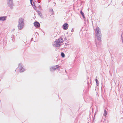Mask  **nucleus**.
<instances>
[{"mask_svg": "<svg viewBox=\"0 0 123 123\" xmlns=\"http://www.w3.org/2000/svg\"><path fill=\"white\" fill-rule=\"evenodd\" d=\"M33 24L34 26L36 28H38L40 26V25L39 23L37 21H35L34 22Z\"/></svg>", "mask_w": 123, "mask_h": 123, "instance_id": "6", "label": "nucleus"}, {"mask_svg": "<svg viewBox=\"0 0 123 123\" xmlns=\"http://www.w3.org/2000/svg\"><path fill=\"white\" fill-rule=\"evenodd\" d=\"M55 66V68L56 67V68H58L59 67H60V66H59L58 65H57Z\"/></svg>", "mask_w": 123, "mask_h": 123, "instance_id": "20", "label": "nucleus"}, {"mask_svg": "<svg viewBox=\"0 0 123 123\" xmlns=\"http://www.w3.org/2000/svg\"><path fill=\"white\" fill-rule=\"evenodd\" d=\"M30 0V3H31V5L32 6H33V4L32 3V1H33V0Z\"/></svg>", "mask_w": 123, "mask_h": 123, "instance_id": "19", "label": "nucleus"}, {"mask_svg": "<svg viewBox=\"0 0 123 123\" xmlns=\"http://www.w3.org/2000/svg\"><path fill=\"white\" fill-rule=\"evenodd\" d=\"M61 56L62 57L64 58L65 56V55L63 52H62L61 53Z\"/></svg>", "mask_w": 123, "mask_h": 123, "instance_id": "14", "label": "nucleus"}, {"mask_svg": "<svg viewBox=\"0 0 123 123\" xmlns=\"http://www.w3.org/2000/svg\"><path fill=\"white\" fill-rule=\"evenodd\" d=\"M74 31V30H73V29H72L71 30V31L72 32H73Z\"/></svg>", "mask_w": 123, "mask_h": 123, "instance_id": "22", "label": "nucleus"}, {"mask_svg": "<svg viewBox=\"0 0 123 123\" xmlns=\"http://www.w3.org/2000/svg\"><path fill=\"white\" fill-rule=\"evenodd\" d=\"M18 28L19 30L22 29L24 25V19L22 18H19L18 20Z\"/></svg>", "mask_w": 123, "mask_h": 123, "instance_id": "3", "label": "nucleus"}, {"mask_svg": "<svg viewBox=\"0 0 123 123\" xmlns=\"http://www.w3.org/2000/svg\"><path fill=\"white\" fill-rule=\"evenodd\" d=\"M111 58H113V57H112L111 56Z\"/></svg>", "mask_w": 123, "mask_h": 123, "instance_id": "31", "label": "nucleus"}, {"mask_svg": "<svg viewBox=\"0 0 123 123\" xmlns=\"http://www.w3.org/2000/svg\"><path fill=\"white\" fill-rule=\"evenodd\" d=\"M56 68L55 67V66H54L51 67L50 68V71H53L56 70Z\"/></svg>", "mask_w": 123, "mask_h": 123, "instance_id": "10", "label": "nucleus"}, {"mask_svg": "<svg viewBox=\"0 0 123 123\" xmlns=\"http://www.w3.org/2000/svg\"><path fill=\"white\" fill-rule=\"evenodd\" d=\"M89 82L88 81H87V84L88 85V87H89Z\"/></svg>", "mask_w": 123, "mask_h": 123, "instance_id": "24", "label": "nucleus"}, {"mask_svg": "<svg viewBox=\"0 0 123 123\" xmlns=\"http://www.w3.org/2000/svg\"><path fill=\"white\" fill-rule=\"evenodd\" d=\"M49 12L51 13H54V12L53 11V10L52 8H50L49 9Z\"/></svg>", "mask_w": 123, "mask_h": 123, "instance_id": "17", "label": "nucleus"}, {"mask_svg": "<svg viewBox=\"0 0 123 123\" xmlns=\"http://www.w3.org/2000/svg\"><path fill=\"white\" fill-rule=\"evenodd\" d=\"M109 51V52H110V55L111 56V54L110 53V51Z\"/></svg>", "mask_w": 123, "mask_h": 123, "instance_id": "26", "label": "nucleus"}, {"mask_svg": "<svg viewBox=\"0 0 123 123\" xmlns=\"http://www.w3.org/2000/svg\"><path fill=\"white\" fill-rule=\"evenodd\" d=\"M96 45L97 47V49L101 47V43H96Z\"/></svg>", "mask_w": 123, "mask_h": 123, "instance_id": "9", "label": "nucleus"}, {"mask_svg": "<svg viewBox=\"0 0 123 123\" xmlns=\"http://www.w3.org/2000/svg\"><path fill=\"white\" fill-rule=\"evenodd\" d=\"M87 79H89V78H87Z\"/></svg>", "mask_w": 123, "mask_h": 123, "instance_id": "36", "label": "nucleus"}, {"mask_svg": "<svg viewBox=\"0 0 123 123\" xmlns=\"http://www.w3.org/2000/svg\"><path fill=\"white\" fill-rule=\"evenodd\" d=\"M63 42V39L62 37H60L58 39H56L55 41L54 42L55 44L54 45L55 47H60L61 46L60 43H62Z\"/></svg>", "mask_w": 123, "mask_h": 123, "instance_id": "2", "label": "nucleus"}, {"mask_svg": "<svg viewBox=\"0 0 123 123\" xmlns=\"http://www.w3.org/2000/svg\"><path fill=\"white\" fill-rule=\"evenodd\" d=\"M33 38H32L31 39V41H33Z\"/></svg>", "mask_w": 123, "mask_h": 123, "instance_id": "25", "label": "nucleus"}, {"mask_svg": "<svg viewBox=\"0 0 123 123\" xmlns=\"http://www.w3.org/2000/svg\"><path fill=\"white\" fill-rule=\"evenodd\" d=\"M33 8L34 9L36 10V8L37 7L35 5V3L34 2H33Z\"/></svg>", "mask_w": 123, "mask_h": 123, "instance_id": "18", "label": "nucleus"}, {"mask_svg": "<svg viewBox=\"0 0 123 123\" xmlns=\"http://www.w3.org/2000/svg\"><path fill=\"white\" fill-rule=\"evenodd\" d=\"M40 30H42L40 28Z\"/></svg>", "mask_w": 123, "mask_h": 123, "instance_id": "28", "label": "nucleus"}, {"mask_svg": "<svg viewBox=\"0 0 123 123\" xmlns=\"http://www.w3.org/2000/svg\"><path fill=\"white\" fill-rule=\"evenodd\" d=\"M95 81L96 82L97 85V86H98L99 84L98 80L97 79H96L95 80Z\"/></svg>", "mask_w": 123, "mask_h": 123, "instance_id": "15", "label": "nucleus"}, {"mask_svg": "<svg viewBox=\"0 0 123 123\" xmlns=\"http://www.w3.org/2000/svg\"><path fill=\"white\" fill-rule=\"evenodd\" d=\"M68 27V25L67 23H64L62 26V28L64 30H67Z\"/></svg>", "mask_w": 123, "mask_h": 123, "instance_id": "7", "label": "nucleus"}, {"mask_svg": "<svg viewBox=\"0 0 123 123\" xmlns=\"http://www.w3.org/2000/svg\"><path fill=\"white\" fill-rule=\"evenodd\" d=\"M7 3L9 7L11 9H12L13 5L12 0H7Z\"/></svg>", "mask_w": 123, "mask_h": 123, "instance_id": "5", "label": "nucleus"}, {"mask_svg": "<svg viewBox=\"0 0 123 123\" xmlns=\"http://www.w3.org/2000/svg\"><path fill=\"white\" fill-rule=\"evenodd\" d=\"M37 1V2H38V3H40V2L39 1H38H38Z\"/></svg>", "mask_w": 123, "mask_h": 123, "instance_id": "27", "label": "nucleus"}, {"mask_svg": "<svg viewBox=\"0 0 123 123\" xmlns=\"http://www.w3.org/2000/svg\"><path fill=\"white\" fill-rule=\"evenodd\" d=\"M90 87V86L89 85Z\"/></svg>", "mask_w": 123, "mask_h": 123, "instance_id": "34", "label": "nucleus"}, {"mask_svg": "<svg viewBox=\"0 0 123 123\" xmlns=\"http://www.w3.org/2000/svg\"><path fill=\"white\" fill-rule=\"evenodd\" d=\"M7 17L3 16L0 17V21H5L6 20Z\"/></svg>", "mask_w": 123, "mask_h": 123, "instance_id": "8", "label": "nucleus"}, {"mask_svg": "<svg viewBox=\"0 0 123 123\" xmlns=\"http://www.w3.org/2000/svg\"><path fill=\"white\" fill-rule=\"evenodd\" d=\"M95 36L97 40L99 41H100L101 38V34L100 30L98 27H96L95 31Z\"/></svg>", "mask_w": 123, "mask_h": 123, "instance_id": "1", "label": "nucleus"}, {"mask_svg": "<svg viewBox=\"0 0 123 123\" xmlns=\"http://www.w3.org/2000/svg\"><path fill=\"white\" fill-rule=\"evenodd\" d=\"M11 38H12V41L14 42L15 40V36L12 34L11 36Z\"/></svg>", "mask_w": 123, "mask_h": 123, "instance_id": "12", "label": "nucleus"}, {"mask_svg": "<svg viewBox=\"0 0 123 123\" xmlns=\"http://www.w3.org/2000/svg\"><path fill=\"white\" fill-rule=\"evenodd\" d=\"M80 13L82 15L83 18L84 19H85V16L84 13L82 12V10H81L80 12Z\"/></svg>", "mask_w": 123, "mask_h": 123, "instance_id": "11", "label": "nucleus"}, {"mask_svg": "<svg viewBox=\"0 0 123 123\" xmlns=\"http://www.w3.org/2000/svg\"><path fill=\"white\" fill-rule=\"evenodd\" d=\"M107 115V112L105 109L104 110V113L103 115L105 117Z\"/></svg>", "mask_w": 123, "mask_h": 123, "instance_id": "13", "label": "nucleus"}, {"mask_svg": "<svg viewBox=\"0 0 123 123\" xmlns=\"http://www.w3.org/2000/svg\"><path fill=\"white\" fill-rule=\"evenodd\" d=\"M36 2V1H35Z\"/></svg>", "mask_w": 123, "mask_h": 123, "instance_id": "37", "label": "nucleus"}, {"mask_svg": "<svg viewBox=\"0 0 123 123\" xmlns=\"http://www.w3.org/2000/svg\"><path fill=\"white\" fill-rule=\"evenodd\" d=\"M37 12L38 14L39 15H40V16H42V13L40 11H38Z\"/></svg>", "mask_w": 123, "mask_h": 123, "instance_id": "16", "label": "nucleus"}, {"mask_svg": "<svg viewBox=\"0 0 123 123\" xmlns=\"http://www.w3.org/2000/svg\"><path fill=\"white\" fill-rule=\"evenodd\" d=\"M90 83H91V81H90Z\"/></svg>", "mask_w": 123, "mask_h": 123, "instance_id": "29", "label": "nucleus"}, {"mask_svg": "<svg viewBox=\"0 0 123 123\" xmlns=\"http://www.w3.org/2000/svg\"><path fill=\"white\" fill-rule=\"evenodd\" d=\"M38 7L39 8H41V7L40 6H38Z\"/></svg>", "mask_w": 123, "mask_h": 123, "instance_id": "21", "label": "nucleus"}, {"mask_svg": "<svg viewBox=\"0 0 123 123\" xmlns=\"http://www.w3.org/2000/svg\"><path fill=\"white\" fill-rule=\"evenodd\" d=\"M67 40V39H66V37H65V38H64V41H65V40Z\"/></svg>", "mask_w": 123, "mask_h": 123, "instance_id": "23", "label": "nucleus"}, {"mask_svg": "<svg viewBox=\"0 0 123 123\" xmlns=\"http://www.w3.org/2000/svg\"><path fill=\"white\" fill-rule=\"evenodd\" d=\"M54 3H54V4H55V2H54Z\"/></svg>", "mask_w": 123, "mask_h": 123, "instance_id": "32", "label": "nucleus"}, {"mask_svg": "<svg viewBox=\"0 0 123 123\" xmlns=\"http://www.w3.org/2000/svg\"><path fill=\"white\" fill-rule=\"evenodd\" d=\"M18 67L19 68L20 73H23L25 70V68H24L23 64L21 63L19 64Z\"/></svg>", "mask_w": 123, "mask_h": 123, "instance_id": "4", "label": "nucleus"}, {"mask_svg": "<svg viewBox=\"0 0 123 123\" xmlns=\"http://www.w3.org/2000/svg\"><path fill=\"white\" fill-rule=\"evenodd\" d=\"M54 3H54V4H55V2H54Z\"/></svg>", "mask_w": 123, "mask_h": 123, "instance_id": "33", "label": "nucleus"}, {"mask_svg": "<svg viewBox=\"0 0 123 123\" xmlns=\"http://www.w3.org/2000/svg\"><path fill=\"white\" fill-rule=\"evenodd\" d=\"M65 72H66V70H65Z\"/></svg>", "mask_w": 123, "mask_h": 123, "instance_id": "35", "label": "nucleus"}, {"mask_svg": "<svg viewBox=\"0 0 123 123\" xmlns=\"http://www.w3.org/2000/svg\"><path fill=\"white\" fill-rule=\"evenodd\" d=\"M89 8H88V10L89 11Z\"/></svg>", "mask_w": 123, "mask_h": 123, "instance_id": "30", "label": "nucleus"}]
</instances>
